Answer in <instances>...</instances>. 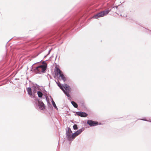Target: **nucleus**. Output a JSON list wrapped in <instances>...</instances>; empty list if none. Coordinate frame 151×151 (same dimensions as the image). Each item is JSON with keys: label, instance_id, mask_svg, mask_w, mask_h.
<instances>
[{"label": "nucleus", "instance_id": "a211bd4d", "mask_svg": "<svg viewBox=\"0 0 151 151\" xmlns=\"http://www.w3.org/2000/svg\"><path fill=\"white\" fill-rule=\"evenodd\" d=\"M112 8H114V7H112Z\"/></svg>", "mask_w": 151, "mask_h": 151}, {"label": "nucleus", "instance_id": "39448f33", "mask_svg": "<svg viewBox=\"0 0 151 151\" xmlns=\"http://www.w3.org/2000/svg\"><path fill=\"white\" fill-rule=\"evenodd\" d=\"M47 68L46 65H42L37 67L36 70L39 73H45Z\"/></svg>", "mask_w": 151, "mask_h": 151}, {"label": "nucleus", "instance_id": "423d86ee", "mask_svg": "<svg viewBox=\"0 0 151 151\" xmlns=\"http://www.w3.org/2000/svg\"><path fill=\"white\" fill-rule=\"evenodd\" d=\"M87 123L91 126H94L98 125L97 122H95L91 120H88Z\"/></svg>", "mask_w": 151, "mask_h": 151}, {"label": "nucleus", "instance_id": "f03ea898", "mask_svg": "<svg viewBox=\"0 0 151 151\" xmlns=\"http://www.w3.org/2000/svg\"><path fill=\"white\" fill-rule=\"evenodd\" d=\"M55 73L57 76L59 75L60 77H61L62 79L65 82L66 80V78L63 74V72L60 70L57 66L55 67Z\"/></svg>", "mask_w": 151, "mask_h": 151}, {"label": "nucleus", "instance_id": "6e6552de", "mask_svg": "<svg viewBox=\"0 0 151 151\" xmlns=\"http://www.w3.org/2000/svg\"><path fill=\"white\" fill-rule=\"evenodd\" d=\"M38 104L40 109L43 110L45 109V106L43 103L39 101H38Z\"/></svg>", "mask_w": 151, "mask_h": 151}, {"label": "nucleus", "instance_id": "f257e3e1", "mask_svg": "<svg viewBox=\"0 0 151 151\" xmlns=\"http://www.w3.org/2000/svg\"><path fill=\"white\" fill-rule=\"evenodd\" d=\"M56 83L60 88L63 91L65 95L68 97H69L70 95L69 93L70 91V88L69 86L66 84H64L62 86L59 82H56Z\"/></svg>", "mask_w": 151, "mask_h": 151}, {"label": "nucleus", "instance_id": "20e7f679", "mask_svg": "<svg viewBox=\"0 0 151 151\" xmlns=\"http://www.w3.org/2000/svg\"><path fill=\"white\" fill-rule=\"evenodd\" d=\"M72 132L70 128H68V130L66 131V137L69 141H73L75 138L73 135V134H72Z\"/></svg>", "mask_w": 151, "mask_h": 151}, {"label": "nucleus", "instance_id": "4468645a", "mask_svg": "<svg viewBox=\"0 0 151 151\" xmlns=\"http://www.w3.org/2000/svg\"><path fill=\"white\" fill-rule=\"evenodd\" d=\"M52 104L53 106H54V108H55L56 109H57V110L58 109V108L57 107V106H56L55 104L53 101H52Z\"/></svg>", "mask_w": 151, "mask_h": 151}, {"label": "nucleus", "instance_id": "0eeeda50", "mask_svg": "<svg viewBox=\"0 0 151 151\" xmlns=\"http://www.w3.org/2000/svg\"><path fill=\"white\" fill-rule=\"evenodd\" d=\"M84 130V129L83 128H81L78 130L76 132H74L73 134V136L74 137H76V136L80 134Z\"/></svg>", "mask_w": 151, "mask_h": 151}, {"label": "nucleus", "instance_id": "9b49d317", "mask_svg": "<svg viewBox=\"0 0 151 151\" xmlns=\"http://www.w3.org/2000/svg\"><path fill=\"white\" fill-rule=\"evenodd\" d=\"M27 91L28 94L30 96L33 95L32 93V89L31 88L29 87L27 88Z\"/></svg>", "mask_w": 151, "mask_h": 151}, {"label": "nucleus", "instance_id": "7ed1b4c3", "mask_svg": "<svg viewBox=\"0 0 151 151\" xmlns=\"http://www.w3.org/2000/svg\"><path fill=\"white\" fill-rule=\"evenodd\" d=\"M112 9H111L110 10H106L102 11L93 16V17L97 18H98L104 17L107 15L110 11H111Z\"/></svg>", "mask_w": 151, "mask_h": 151}, {"label": "nucleus", "instance_id": "dca6fc26", "mask_svg": "<svg viewBox=\"0 0 151 151\" xmlns=\"http://www.w3.org/2000/svg\"><path fill=\"white\" fill-rule=\"evenodd\" d=\"M118 6H115L116 8V9H117V8H118Z\"/></svg>", "mask_w": 151, "mask_h": 151}, {"label": "nucleus", "instance_id": "f3484780", "mask_svg": "<svg viewBox=\"0 0 151 151\" xmlns=\"http://www.w3.org/2000/svg\"><path fill=\"white\" fill-rule=\"evenodd\" d=\"M50 51H51V50H49V53H48L49 54L50 53Z\"/></svg>", "mask_w": 151, "mask_h": 151}, {"label": "nucleus", "instance_id": "9d476101", "mask_svg": "<svg viewBox=\"0 0 151 151\" xmlns=\"http://www.w3.org/2000/svg\"><path fill=\"white\" fill-rule=\"evenodd\" d=\"M39 87V86L37 85H36V86L34 85L31 88L32 89L33 94H34L36 92V91L37 90Z\"/></svg>", "mask_w": 151, "mask_h": 151}, {"label": "nucleus", "instance_id": "ddd939ff", "mask_svg": "<svg viewBox=\"0 0 151 151\" xmlns=\"http://www.w3.org/2000/svg\"><path fill=\"white\" fill-rule=\"evenodd\" d=\"M37 94H38V96L39 97L41 98L42 96V93L40 91H38L37 92Z\"/></svg>", "mask_w": 151, "mask_h": 151}, {"label": "nucleus", "instance_id": "1a4fd4ad", "mask_svg": "<svg viewBox=\"0 0 151 151\" xmlns=\"http://www.w3.org/2000/svg\"><path fill=\"white\" fill-rule=\"evenodd\" d=\"M76 114L77 115L82 117H85L87 115V114L86 113L81 111L76 112Z\"/></svg>", "mask_w": 151, "mask_h": 151}, {"label": "nucleus", "instance_id": "f8f14e48", "mask_svg": "<svg viewBox=\"0 0 151 151\" xmlns=\"http://www.w3.org/2000/svg\"><path fill=\"white\" fill-rule=\"evenodd\" d=\"M71 103L74 107L76 108H77L78 105L76 102L73 101H72L71 102Z\"/></svg>", "mask_w": 151, "mask_h": 151}, {"label": "nucleus", "instance_id": "2eb2a0df", "mask_svg": "<svg viewBox=\"0 0 151 151\" xmlns=\"http://www.w3.org/2000/svg\"><path fill=\"white\" fill-rule=\"evenodd\" d=\"M73 128L74 129H78L77 125L76 124H74L73 126Z\"/></svg>", "mask_w": 151, "mask_h": 151}]
</instances>
